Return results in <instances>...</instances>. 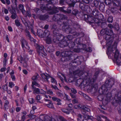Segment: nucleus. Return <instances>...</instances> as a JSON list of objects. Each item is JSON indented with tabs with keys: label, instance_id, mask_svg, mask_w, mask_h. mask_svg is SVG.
Wrapping results in <instances>:
<instances>
[{
	"label": "nucleus",
	"instance_id": "1",
	"mask_svg": "<svg viewBox=\"0 0 121 121\" xmlns=\"http://www.w3.org/2000/svg\"><path fill=\"white\" fill-rule=\"evenodd\" d=\"M78 26L77 24H74L73 25L69 26L68 27L64 25L62 27V29L67 33H73L72 35H69L67 37L64 38V39L60 42L59 44L60 47L63 48L69 45L70 48H72L75 46L74 43L73 42H71L70 43L68 42L69 40H71L73 38L77 37L79 35V33L77 32H75V28H76Z\"/></svg>",
	"mask_w": 121,
	"mask_h": 121
},
{
	"label": "nucleus",
	"instance_id": "2",
	"mask_svg": "<svg viewBox=\"0 0 121 121\" xmlns=\"http://www.w3.org/2000/svg\"><path fill=\"white\" fill-rule=\"evenodd\" d=\"M107 42V45L108 46V52L107 54L108 55H110L111 56L114 57V61L118 65H119L121 63V61L120 60L118 56L119 55V52L118 50L115 49V52H113L114 49L113 50L112 48V41L111 40Z\"/></svg>",
	"mask_w": 121,
	"mask_h": 121
},
{
	"label": "nucleus",
	"instance_id": "3",
	"mask_svg": "<svg viewBox=\"0 0 121 121\" xmlns=\"http://www.w3.org/2000/svg\"><path fill=\"white\" fill-rule=\"evenodd\" d=\"M52 29H54L53 31V41L55 42L59 40V39L60 38V35L58 33V31H56L57 27L56 25H52Z\"/></svg>",
	"mask_w": 121,
	"mask_h": 121
},
{
	"label": "nucleus",
	"instance_id": "4",
	"mask_svg": "<svg viewBox=\"0 0 121 121\" xmlns=\"http://www.w3.org/2000/svg\"><path fill=\"white\" fill-rule=\"evenodd\" d=\"M17 59L22 64L21 65L23 66L26 68L27 67V64L26 61L28 60V59L26 55H24L23 57L21 56L17 58Z\"/></svg>",
	"mask_w": 121,
	"mask_h": 121
},
{
	"label": "nucleus",
	"instance_id": "5",
	"mask_svg": "<svg viewBox=\"0 0 121 121\" xmlns=\"http://www.w3.org/2000/svg\"><path fill=\"white\" fill-rule=\"evenodd\" d=\"M43 79L45 81H48V79L50 78H51V82L56 85L57 83L56 80L53 78L51 77L49 74L47 73H43L41 74Z\"/></svg>",
	"mask_w": 121,
	"mask_h": 121
},
{
	"label": "nucleus",
	"instance_id": "6",
	"mask_svg": "<svg viewBox=\"0 0 121 121\" xmlns=\"http://www.w3.org/2000/svg\"><path fill=\"white\" fill-rule=\"evenodd\" d=\"M105 31V33L104 38L107 40H108L110 39L111 38L110 35L113 34L112 31L111 30L104 29L102 30L101 31Z\"/></svg>",
	"mask_w": 121,
	"mask_h": 121
},
{
	"label": "nucleus",
	"instance_id": "7",
	"mask_svg": "<svg viewBox=\"0 0 121 121\" xmlns=\"http://www.w3.org/2000/svg\"><path fill=\"white\" fill-rule=\"evenodd\" d=\"M35 45L36 46L37 52L39 55L40 56H43L44 52L43 51V46L39 45L37 44H36Z\"/></svg>",
	"mask_w": 121,
	"mask_h": 121
},
{
	"label": "nucleus",
	"instance_id": "8",
	"mask_svg": "<svg viewBox=\"0 0 121 121\" xmlns=\"http://www.w3.org/2000/svg\"><path fill=\"white\" fill-rule=\"evenodd\" d=\"M87 19L88 21L91 23H95L98 24L99 22V20L98 19L95 18L93 16H88Z\"/></svg>",
	"mask_w": 121,
	"mask_h": 121
},
{
	"label": "nucleus",
	"instance_id": "9",
	"mask_svg": "<svg viewBox=\"0 0 121 121\" xmlns=\"http://www.w3.org/2000/svg\"><path fill=\"white\" fill-rule=\"evenodd\" d=\"M32 89H33V93L34 94H45L46 93L45 91L42 89L40 91L39 88H32Z\"/></svg>",
	"mask_w": 121,
	"mask_h": 121
},
{
	"label": "nucleus",
	"instance_id": "10",
	"mask_svg": "<svg viewBox=\"0 0 121 121\" xmlns=\"http://www.w3.org/2000/svg\"><path fill=\"white\" fill-rule=\"evenodd\" d=\"M21 42L22 47L23 49L26 48L28 49L29 48L28 46L27 42L24 38H22Z\"/></svg>",
	"mask_w": 121,
	"mask_h": 121
},
{
	"label": "nucleus",
	"instance_id": "11",
	"mask_svg": "<svg viewBox=\"0 0 121 121\" xmlns=\"http://www.w3.org/2000/svg\"><path fill=\"white\" fill-rule=\"evenodd\" d=\"M25 32L26 36L29 38L31 41H33L34 42H35V40H33V39L31 37V36L30 35V33L28 30H25Z\"/></svg>",
	"mask_w": 121,
	"mask_h": 121
},
{
	"label": "nucleus",
	"instance_id": "12",
	"mask_svg": "<svg viewBox=\"0 0 121 121\" xmlns=\"http://www.w3.org/2000/svg\"><path fill=\"white\" fill-rule=\"evenodd\" d=\"M57 75L58 76V77L60 78V79L61 81H62L63 79H64L65 80H66V79L64 75L60 72H58L57 73Z\"/></svg>",
	"mask_w": 121,
	"mask_h": 121
},
{
	"label": "nucleus",
	"instance_id": "13",
	"mask_svg": "<svg viewBox=\"0 0 121 121\" xmlns=\"http://www.w3.org/2000/svg\"><path fill=\"white\" fill-rule=\"evenodd\" d=\"M95 80H94V79H91V78H90V77H87V78H85V79L84 80V82H85L86 83V84L87 83H89L91 82H94Z\"/></svg>",
	"mask_w": 121,
	"mask_h": 121
},
{
	"label": "nucleus",
	"instance_id": "14",
	"mask_svg": "<svg viewBox=\"0 0 121 121\" xmlns=\"http://www.w3.org/2000/svg\"><path fill=\"white\" fill-rule=\"evenodd\" d=\"M66 1L68 3L69 1L71 2L70 3H69L70 4V6L73 7L75 3L77 1V0H66Z\"/></svg>",
	"mask_w": 121,
	"mask_h": 121
},
{
	"label": "nucleus",
	"instance_id": "15",
	"mask_svg": "<svg viewBox=\"0 0 121 121\" xmlns=\"http://www.w3.org/2000/svg\"><path fill=\"white\" fill-rule=\"evenodd\" d=\"M62 111L63 112L68 114H69L70 112H71L72 111L73 112L72 109H62Z\"/></svg>",
	"mask_w": 121,
	"mask_h": 121
},
{
	"label": "nucleus",
	"instance_id": "16",
	"mask_svg": "<svg viewBox=\"0 0 121 121\" xmlns=\"http://www.w3.org/2000/svg\"><path fill=\"white\" fill-rule=\"evenodd\" d=\"M50 32H49L47 30H46L45 31L43 35V37H45V38H47L49 37V35Z\"/></svg>",
	"mask_w": 121,
	"mask_h": 121
},
{
	"label": "nucleus",
	"instance_id": "17",
	"mask_svg": "<svg viewBox=\"0 0 121 121\" xmlns=\"http://www.w3.org/2000/svg\"><path fill=\"white\" fill-rule=\"evenodd\" d=\"M22 13L25 17L28 16L29 17H30V12L29 11H25V12L24 13Z\"/></svg>",
	"mask_w": 121,
	"mask_h": 121
},
{
	"label": "nucleus",
	"instance_id": "18",
	"mask_svg": "<svg viewBox=\"0 0 121 121\" xmlns=\"http://www.w3.org/2000/svg\"><path fill=\"white\" fill-rule=\"evenodd\" d=\"M44 39L46 41V43L48 44H50L52 42V40L50 37L45 38Z\"/></svg>",
	"mask_w": 121,
	"mask_h": 121
},
{
	"label": "nucleus",
	"instance_id": "19",
	"mask_svg": "<svg viewBox=\"0 0 121 121\" xmlns=\"http://www.w3.org/2000/svg\"><path fill=\"white\" fill-rule=\"evenodd\" d=\"M34 85H35L38 87H39L40 86V85H39V84L36 82L35 81L32 82V84L31 85L32 88H35L34 86Z\"/></svg>",
	"mask_w": 121,
	"mask_h": 121
},
{
	"label": "nucleus",
	"instance_id": "20",
	"mask_svg": "<svg viewBox=\"0 0 121 121\" xmlns=\"http://www.w3.org/2000/svg\"><path fill=\"white\" fill-rule=\"evenodd\" d=\"M112 2L114 6H118L119 5V2L118 0H113Z\"/></svg>",
	"mask_w": 121,
	"mask_h": 121
},
{
	"label": "nucleus",
	"instance_id": "21",
	"mask_svg": "<svg viewBox=\"0 0 121 121\" xmlns=\"http://www.w3.org/2000/svg\"><path fill=\"white\" fill-rule=\"evenodd\" d=\"M98 11L96 9H94L92 11L91 14L94 16H97L98 14Z\"/></svg>",
	"mask_w": 121,
	"mask_h": 121
},
{
	"label": "nucleus",
	"instance_id": "22",
	"mask_svg": "<svg viewBox=\"0 0 121 121\" xmlns=\"http://www.w3.org/2000/svg\"><path fill=\"white\" fill-rule=\"evenodd\" d=\"M57 15L58 17H60L59 19L60 20L64 19H65V16L64 15L62 14H59V15H56L55 16H54V17L53 18V19H54L55 17H56Z\"/></svg>",
	"mask_w": 121,
	"mask_h": 121
},
{
	"label": "nucleus",
	"instance_id": "23",
	"mask_svg": "<svg viewBox=\"0 0 121 121\" xmlns=\"http://www.w3.org/2000/svg\"><path fill=\"white\" fill-rule=\"evenodd\" d=\"M20 10L21 11L22 13H24L25 12V10L24 9V6L22 4H20L18 6Z\"/></svg>",
	"mask_w": 121,
	"mask_h": 121
},
{
	"label": "nucleus",
	"instance_id": "24",
	"mask_svg": "<svg viewBox=\"0 0 121 121\" xmlns=\"http://www.w3.org/2000/svg\"><path fill=\"white\" fill-rule=\"evenodd\" d=\"M49 104H46V105L47 107L50 108H53V103L51 101H49L48 102Z\"/></svg>",
	"mask_w": 121,
	"mask_h": 121
},
{
	"label": "nucleus",
	"instance_id": "25",
	"mask_svg": "<svg viewBox=\"0 0 121 121\" xmlns=\"http://www.w3.org/2000/svg\"><path fill=\"white\" fill-rule=\"evenodd\" d=\"M43 31L41 30L38 31L37 32V33L38 35L40 37H43L44 36L43 34Z\"/></svg>",
	"mask_w": 121,
	"mask_h": 121
},
{
	"label": "nucleus",
	"instance_id": "26",
	"mask_svg": "<svg viewBox=\"0 0 121 121\" xmlns=\"http://www.w3.org/2000/svg\"><path fill=\"white\" fill-rule=\"evenodd\" d=\"M2 11L3 13L5 14H7L8 13V10L5 8L4 7H3L2 9Z\"/></svg>",
	"mask_w": 121,
	"mask_h": 121
},
{
	"label": "nucleus",
	"instance_id": "27",
	"mask_svg": "<svg viewBox=\"0 0 121 121\" xmlns=\"http://www.w3.org/2000/svg\"><path fill=\"white\" fill-rule=\"evenodd\" d=\"M9 104V102L7 100H6L4 104V107L5 109L8 108V105Z\"/></svg>",
	"mask_w": 121,
	"mask_h": 121
},
{
	"label": "nucleus",
	"instance_id": "28",
	"mask_svg": "<svg viewBox=\"0 0 121 121\" xmlns=\"http://www.w3.org/2000/svg\"><path fill=\"white\" fill-rule=\"evenodd\" d=\"M110 83L108 81L107 84H106L105 85L106 87L107 88H110L112 87V85H110Z\"/></svg>",
	"mask_w": 121,
	"mask_h": 121
},
{
	"label": "nucleus",
	"instance_id": "29",
	"mask_svg": "<svg viewBox=\"0 0 121 121\" xmlns=\"http://www.w3.org/2000/svg\"><path fill=\"white\" fill-rule=\"evenodd\" d=\"M52 100L54 101L60 102L61 101L60 99L55 97H52Z\"/></svg>",
	"mask_w": 121,
	"mask_h": 121
},
{
	"label": "nucleus",
	"instance_id": "30",
	"mask_svg": "<svg viewBox=\"0 0 121 121\" xmlns=\"http://www.w3.org/2000/svg\"><path fill=\"white\" fill-rule=\"evenodd\" d=\"M17 16L16 13L15 11L13 13H12V14L11 16V18L13 19H15Z\"/></svg>",
	"mask_w": 121,
	"mask_h": 121
},
{
	"label": "nucleus",
	"instance_id": "31",
	"mask_svg": "<svg viewBox=\"0 0 121 121\" xmlns=\"http://www.w3.org/2000/svg\"><path fill=\"white\" fill-rule=\"evenodd\" d=\"M84 118H86L85 119H90L92 120L93 119V117H92L90 116L87 115H85Z\"/></svg>",
	"mask_w": 121,
	"mask_h": 121
},
{
	"label": "nucleus",
	"instance_id": "32",
	"mask_svg": "<svg viewBox=\"0 0 121 121\" xmlns=\"http://www.w3.org/2000/svg\"><path fill=\"white\" fill-rule=\"evenodd\" d=\"M113 17L112 16H109L108 19V21L109 23H111L113 21Z\"/></svg>",
	"mask_w": 121,
	"mask_h": 121
},
{
	"label": "nucleus",
	"instance_id": "33",
	"mask_svg": "<svg viewBox=\"0 0 121 121\" xmlns=\"http://www.w3.org/2000/svg\"><path fill=\"white\" fill-rule=\"evenodd\" d=\"M82 109L84 110L85 111H87L88 112H89L90 111L89 109L85 106H82Z\"/></svg>",
	"mask_w": 121,
	"mask_h": 121
},
{
	"label": "nucleus",
	"instance_id": "34",
	"mask_svg": "<svg viewBox=\"0 0 121 121\" xmlns=\"http://www.w3.org/2000/svg\"><path fill=\"white\" fill-rule=\"evenodd\" d=\"M82 107L81 105L79 104L78 105H75L74 107V108L75 109H82Z\"/></svg>",
	"mask_w": 121,
	"mask_h": 121
},
{
	"label": "nucleus",
	"instance_id": "35",
	"mask_svg": "<svg viewBox=\"0 0 121 121\" xmlns=\"http://www.w3.org/2000/svg\"><path fill=\"white\" fill-rule=\"evenodd\" d=\"M53 47L51 46L49 47L48 48V51L49 52H51L53 51Z\"/></svg>",
	"mask_w": 121,
	"mask_h": 121
},
{
	"label": "nucleus",
	"instance_id": "36",
	"mask_svg": "<svg viewBox=\"0 0 121 121\" xmlns=\"http://www.w3.org/2000/svg\"><path fill=\"white\" fill-rule=\"evenodd\" d=\"M39 76L38 74H36L34 75L32 77V79L33 80H36L39 77Z\"/></svg>",
	"mask_w": 121,
	"mask_h": 121
},
{
	"label": "nucleus",
	"instance_id": "37",
	"mask_svg": "<svg viewBox=\"0 0 121 121\" xmlns=\"http://www.w3.org/2000/svg\"><path fill=\"white\" fill-rule=\"evenodd\" d=\"M15 23L17 26H19L21 23L19 22V21L18 20H16L15 21Z\"/></svg>",
	"mask_w": 121,
	"mask_h": 121
},
{
	"label": "nucleus",
	"instance_id": "38",
	"mask_svg": "<svg viewBox=\"0 0 121 121\" xmlns=\"http://www.w3.org/2000/svg\"><path fill=\"white\" fill-rule=\"evenodd\" d=\"M9 86L10 87L12 88L15 85L12 82H10L9 83Z\"/></svg>",
	"mask_w": 121,
	"mask_h": 121
},
{
	"label": "nucleus",
	"instance_id": "39",
	"mask_svg": "<svg viewBox=\"0 0 121 121\" xmlns=\"http://www.w3.org/2000/svg\"><path fill=\"white\" fill-rule=\"evenodd\" d=\"M83 96H84V98L87 100H90V97L88 95H86L85 94H83Z\"/></svg>",
	"mask_w": 121,
	"mask_h": 121
},
{
	"label": "nucleus",
	"instance_id": "40",
	"mask_svg": "<svg viewBox=\"0 0 121 121\" xmlns=\"http://www.w3.org/2000/svg\"><path fill=\"white\" fill-rule=\"evenodd\" d=\"M78 119H79L82 121H83L84 120V117H82V115L80 114L78 115Z\"/></svg>",
	"mask_w": 121,
	"mask_h": 121
},
{
	"label": "nucleus",
	"instance_id": "41",
	"mask_svg": "<svg viewBox=\"0 0 121 121\" xmlns=\"http://www.w3.org/2000/svg\"><path fill=\"white\" fill-rule=\"evenodd\" d=\"M70 90L71 92L74 94H76L77 93V91L76 90L74 89V88H70Z\"/></svg>",
	"mask_w": 121,
	"mask_h": 121
},
{
	"label": "nucleus",
	"instance_id": "42",
	"mask_svg": "<svg viewBox=\"0 0 121 121\" xmlns=\"http://www.w3.org/2000/svg\"><path fill=\"white\" fill-rule=\"evenodd\" d=\"M47 93L48 94L50 95H52L53 94V93L52 91H51L50 89H49L47 90Z\"/></svg>",
	"mask_w": 121,
	"mask_h": 121
},
{
	"label": "nucleus",
	"instance_id": "43",
	"mask_svg": "<svg viewBox=\"0 0 121 121\" xmlns=\"http://www.w3.org/2000/svg\"><path fill=\"white\" fill-rule=\"evenodd\" d=\"M4 76L3 74L0 73V81H1L4 78Z\"/></svg>",
	"mask_w": 121,
	"mask_h": 121
},
{
	"label": "nucleus",
	"instance_id": "44",
	"mask_svg": "<svg viewBox=\"0 0 121 121\" xmlns=\"http://www.w3.org/2000/svg\"><path fill=\"white\" fill-rule=\"evenodd\" d=\"M2 88L5 91L7 90V85L5 84L3 86H2Z\"/></svg>",
	"mask_w": 121,
	"mask_h": 121
},
{
	"label": "nucleus",
	"instance_id": "45",
	"mask_svg": "<svg viewBox=\"0 0 121 121\" xmlns=\"http://www.w3.org/2000/svg\"><path fill=\"white\" fill-rule=\"evenodd\" d=\"M29 100L30 103L31 104H32L34 102V100L33 98H29Z\"/></svg>",
	"mask_w": 121,
	"mask_h": 121
},
{
	"label": "nucleus",
	"instance_id": "46",
	"mask_svg": "<svg viewBox=\"0 0 121 121\" xmlns=\"http://www.w3.org/2000/svg\"><path fill=\"white\" fill-rule=\"evenodd\" d=\"M7 61V60L6 58H4L3 61L4 67H5L6 66V63Z\"/></svg>",
	"mask_w": 121,
	"mask_h": 121
},
{
	"label": "nucleus",
	"instance_id": "47",
	"mask_svg": "<svg viewBox=\"0 0 121 121\" xmlns=\"http://www.w3.org/2000/svg\"><path fill=\"white\" fill-rule=\"evenodd\" d=\"M45 16L44 15H41L39 17V18L41 20H44L45 19Z\"/></svg>",
	"mask_w": 121,
	"mask_h": 121
},
{
	"label": "nucleus",
	"instance_id": "48",
	"mask_svg": "<svg viewBox=\"0 0 121 121\" xmlns=\"http://www.w3.org/2000/svg\"><path fill=\"white\" fill-rule=\"evenodd\" d=\"M26 119V117L24 116H22L21 117V121H24Z\"/></svg>",
	"mask_w": 121,
	"mask_h": 121
},
{
	"label": "nucleus",
	"instance_id": "49",
	"mask_svg": "<svg viewBox=\"0 0 121 121\" xmlns=\"http://www.w3.org/2000/svg\"><path fill=\"white\" fill-rule=\"evenodd\" d=\"M72 102L73 104H75L78 103V101L76 99H74L72 100Z\"/></svg>",
	"mask_w": 121,
	"mask_h": 121
},
{
	"label": "nucleus",
	"instance_id": "50",
	"mask_svg": "<svg viewBox=\"0 0 121 121\" xmlns=\"http://www.w3.org/2000/svg\"><path fill=\"white\" fill-rule=\"evenodd\" d=\"M51 2L53 4H55L56 3H57V0H51Z\"/></svg>",
	"mask_w": 121,
	"mask_h": 121
},
{
	"label": "nucleus",
	"instance_id": "51",
	"mask_svg": "<svg viewBox=\"0 0 121 121\" xmlns=\"http://www.w3.org/2000/svg\"><path fill=\"white\" fill-rule=\"evenodd\" d=\"M30 28H29V29H31V31L32 32V33L33 34H34V32L33 30V26H32V25H30Z\"/></svg>",
	"mask_w": 121,
	"mask_h": 121
},
{
	"label": "nucleus",
	"instance_id": "52",
	"mask_svg": "<svg viewBox=\"0 0 121 121\" xmlns=\"http://www.w3.org/2000/svg\"><path fill=\"white\" fill-rule=\"evenodd\" d=\"M80 49H79L75 48L73 50L74 52H79L80 51Z\"/></svg>",
	"mask_w": 121,
	"mask_h": 121
},
{
	"label": "nucleus",
	"instance_id": "53",
	"mask_svg": "<svg viewBox=\"0 0 121 121\" xmlns=\"http://www.w3.org/2000/svg\"><path fill=\"white\" fill-rule=\"evenodd\" d=\"M50 7V8H48V9H47L46 8H44L43 9H42L41 8V9H43V10L45 9L46 10H47V9L48 10H53L52 8H51L50 7V6H49Z\"/></svg>",
	"mask_w": 121,
	"mask_h": 121
},
{
	"label": "nucleus",
	"instance_id": "54",
	"mask_svg": "<svg viewBox=\"0 0 121 121\" xmlns=\"http://www.w3.org/2000/svg\"><path fill=\"white\" fill-rule=\"evenodd\" d=\"M28 116L30 117H31V118L32 119L35 118L36 117V116L35 115H28Z\"/></svg>",
	"mask_w": 121,
	"mask_h": 121
},
{
	"label": "nucleus",
	"instance_id": "55",
	"mask_svg": "<svg viewBox=\"0 0 121 121\" xmlns=\"http://www.w3.org/2000/svg\"><path fill=\"white\" fill-rule=\"evenodd\" d=\"M41 97L39 95H37L36 97V100H39L41 99Z\"/></svg>",
	"mask_w": 121,
	"mask_h": 121
},
{
	"label": "nucleus",
	"instance_id": "56",
	"mask_svg": "<svg viewBox=\"0 0 121 121\" xmlns=\"http://www.w3.org/2000/svg\"><path fill=\"white\" fill-rule=\"evenodd\" d=\"M11 78H12V81H14L15 80V78L14 75H11Z\"/></svg>",
	"mask_w": 121,
	"mask_h": 121
},
{
	"label": "nucleus",
	"instance_id": "57",
	"mask_svg": "<svg viewBox=\"0 0 121 121\" xmlns=\"http://www.w3.org/2000/svg\"><path fill=\"white\" fill-rule=\"evenodd\" d=\"M102 117L103 118L105 119V121H110V120L105 116H102Z\"/></svg>",
	"mask_w": 121,
	"mask_h": 121
},
{
	"label": "nucleus",
	"instance_id": "58",
	"mask_svg": "<svg viewBox=\"0 0 121 121\" xmlns=\"http://www.w3.org/2000/svg\"><path fill=\"white\" fill-rule=\"evenodd\" d=\"M79 39H77L75 40V42L77 44H79L80 43V42L79 41Z\"/></svg>",
	"mask_w": 121,
	"mask_h": 121
},
{
	"label": "nucleus",
	"instance_id": "59",
	"mask_svg": "<svg viewBox=\"0 0 121 121\" xmlns=\"http://www.w3.org/2000/svg\"><path fill=\"white\" fill-rule=\"evenodd\" d=\"M65 99L69 101V99L68 98V96L66 94H65Z\"/></svg>",
	"mask_w": 121,
	"mask_h": 121
},
{
	"label": "nucleus",
	"instance_id": "60",
	"mask_svg": "<svg viewBox=\"0 0 121 121\" xmlns=\"http://www.w3.org/2000/svg\"><path fill=\"white\" fill-rule=\"evenodd\" d=\"M82 0L86 4H88L90 2V1L89 0Z\"/></svg>",
	"mask_w": 121,
	"mask_h": 121
},
{
	"label": "nucleus",
	"instance_id": "61",
	"mask_svg": "<svg viewBox=\"0 0 121 121\" xmlns=\"http://www.w3.org/2000/svg\"><path fill=\"white\" fill-rule=\"evenodd\" d=\"M6 68L5 67L2 68L0 70V71L1 72H3L5 70Z\"/></svg>",
	"mask_w": 121,
	"mask_h": 121
},
{
	"label": "nucleus",
	"instance_id": "62",
	"mask_svg": "<svg viewBox=\"0 0 121 121\" xmlns=\"http://www.w3.org/2000/svg\"><path fill=\"white\" fill-rule=\"evenodd\" d=\"M6 3L8 5H9L10 4V2L9 0H5Z\"/></svg>",
	"mask_w": 121,
	"mask_h": 121
},
{
	"label": "nucleus",
	"instance_id": "63",
	"mask_svg": "<svg viewBox=\"0 0 121 121\" xmlns=\"http://www.w3.org/2000/svg\"><path fill=\"white\" fill-rule=\"evenodd\" d=\"M57 95L60 96H63L62 94L59 92H58L57 93Z\"/></svg>",
	"mask_w": 121,
	"mask_h": 121
},
{
	"label": "nucleus",
	"instance_id": "64",
	"mask_svg": "<svg viewBox=\"0 0 121 121\" xmlns=\"http://www.w3.org/2000/svg\"><path fill=\"white\" fill-rule=\"evenodd\" d=\"M14 110V108H12L10 109V112L12 113L13 112Z\"/></svg>",
	"mask_w": 121,
	"mask_h": 121
}]
</instances>
